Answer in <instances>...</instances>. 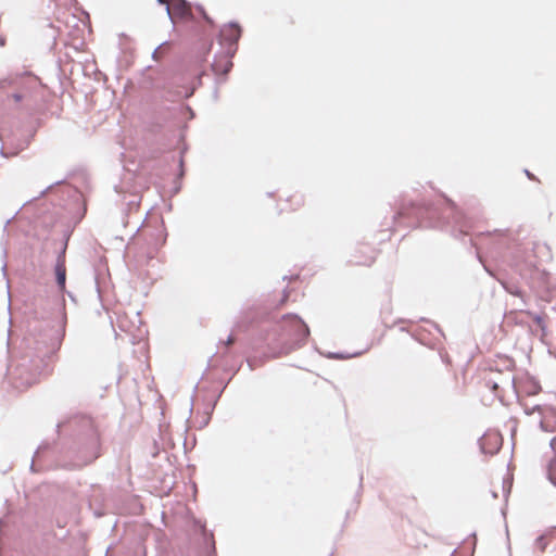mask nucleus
Wrapping results in <instances>:
<instances>
[{"mask_svg": "<svg viewBox=\"0 0 556 556\" xmlns=\"http://www.w3.org/2000/svg\"><path fill=\"white\" fill-rule=\"evenodd\" d=\"M167 12L173 21L189 20L192 17L190 4L185 0H174Z\"/></svg>", "mask_w": 556, "mask_h": 556, "instance_id": "7ed1b4c3", "label": "nucleus"}, {"mask_svg": "<svg viewBox=\"0 0 556 556\" xmlns=\"http://www.w3.org/2000/svg\"><path fill=\"white\" fill-rule=\"evenodd\" d=\"M533 320L539 325V326H543V318L541 316H533Z\"/></svg>", "mask_w": 556, "mask_h": 556, "instance_id": "ddd939ff", "label": "nucleus"}, {"mask_svg": "<svg viewBox=\"0 0 556 556\" xmlns=\"http://www.w3.org/2000/svg\"><path fill=\"white\" fill-rule=\"evenodd\" d=\"M169 49V45L167 42L161 45L153 53V56L156 59L159 54Z\"/></svg>", "mask_w": 556, "mask_h": 556, "instance_id": "9b49d317", "label": "nucleus"}, {"mask_svg": "<svg viewBox=\"0 0 556 556\" xmlns=\"http://www.w3.org/2000/svg\"><path fill=\"white\" fill-rule=\"evenodd\" d=\"M485 384L491 388V390L494 392V393H497V390L500 388V383L494 380L492 377H489V378H485Z\"/></svg>", "mask_w": 556, "mask_h": 556, "instance_id": "9d476101", "label": "nucleus"}, {"mask_svg": "<svg viewBox=\"0 0 556 556\" xmlns=\"http://www.w3.org/2000/svg\"><path fill=\"white\" fill-rule=\"evenodd\" d=\"M235 342V338L232 336H229V338L226 341V345L229 346Z\"/></svg>", "mask_w": 556, "mask_h": 556, "instance_id": "2eb2a0df", "label": "nucleus"}, {"mask_svg": "<svg viewBox=\"0 0 556 556\" xmlns=\"http://www.w3.org/2000/svg\"><path fill=\"white\" fill-rule=\"evenodd\" d=\"M283 329L293 342H302L309 336L307 325L296 315H288L283 317Z\"/></svg>", "mask_w": 556, "mask_h": 556, "instance_id": "f03ea898", "label": "nucleus"}, {"mask_svg": "<svg viewBox=\"0 0 556 556\" xmlns=\"http://www.w3.org/2000/svg\"><path fill=\"white\" fill-rule=\"evenodd\" d=\"M556 418V415L554 413H551V414H546L544 417H543V420H542V425L546 428V429H549L551 431H556V425L555 426H552L551 422H552V419Z\"/></svg>", "mask_w": 556, "mask_h": 556, "instance_id": "1a4fd4ad", "label": "nucleus"}, {"mask_svg": "<svg viewBox=\"0 0 556 556\" xmlns=\"http://www.w3.org/2000/svg\"><path fill=\"white\" fill-rule=\"evenodd\" d=\"M517 386L520 390L525 391L528 395H534L538 394L541 390V386L531 379H526L525 381L522 379L517 380Z\"/></svg>", "mask_w": 556, "mask_h": 556, "instance_id": "0eeeda50", "label": "nucleus"}, {"mask_svg": "<svg viewBox=\"0 0 556 556\" xmlns=\"http://www.w3.org/2000/svg\"><path fill=\"white\" fill-rule=\"evenodd\" d=\"M241 36V28L237 24H228L222 29V37L235 43Z\"/></svg>", "mask_w": 556, "mask_h": 556, "instance_id": "39448f33", "label": "nucleus"}, {"mask_svg": "<svg viewBox=\"0 0 556 556\" xmlns=\"http://www.w3.org/2000/svg\"><path fill=\"white\" fill-rule=\"evenodd\" d=\"M55 277H56V283L59 286V289L61 291L65 290V283H66V266H65V255L64 253L59 255L56 264H55Z\"/></svg>", "mask_w": 556, "mask_h": 556, "instance_id": "20e7f679", "label": "nucleus"}, {"mask_svg": "<svg viewBox=\"0 0 556 556\" xmlns=\"http://www.w3.org/2000/svg\"><path fill=\"white\" fill-rule=\"evenodd\" d=\"M287 202L289 203V205L286 207H282L281 212H287V213L295 212L304 205V197H303V194L295 192L288 198Z\"/></svg>", "mask_w": 556, "mask_h": 556, "instance_id": "423d86ee", "label": "nucleus"}, {"mask_svg": "<svg viewBox=\"0 0 556 556\" xmlns=\"http://www.w3.org/2000/svg\"><path fill=\"white\" fill-rule=\"evenodd\" d=\"M549 479L556 484V460L549 467Z\"/></svg>", "mask_w": 556, "mask_h": 556, "instance_id": "f8f14e48", "label": "nucleus"}, {"mask_svg": "<svg viewBox=\"0 0 556 556\" xmlns=\"http://www.w3.org/2000/svg\"><path fill=\"white\" fill-rule=\"evenodd\" d=\"M231 62L229 58L224 56L219 61L213 63V71L217 74H227L230 71Z\"/></svg>", "mask_w": 556, "mask_h": 556, "instance_id": "6e6552de", "label": "nucleus"}, {"mask_svg": "<svg viewBox=\"0 0 556 556\" xmlns=\"http://www.w3.org/2000/svg\"><path fill=\"white\" fill-rule=\"evenodd\" d=\"M495 439V442L498 443L500 442V438L497 435L494 437Z\"/></svg>", "mask_w": 556, "mask_h": 556, "instance_id": "f3484780", "label": "nucleus"}, {"mask_svg": "<svg viewBox=\"0 0 556 556\" xmlns=\"http://www.w3.org/2000/svg\"><path fill=\"white\" fill-rule=\"evenodd\" d=\"M174 0H159L160 3L166 4V8L168 9Z\"/></svg>", "mask_w": 556, "mask_h": 556, "instance_id": "4468645a", "label": "nucleus"}, {"mask_svg": "<svg viewBox=\"0 0 556 556\" xmlns=\"http://www.w3.org/2000/svg\"><path fill=\"white\" fill-rule=\"evenodd\" d=\"M18 86L20 91L10 96L15 104L26 102L30 99L31 92L38 86V78L33 75H15L0 80V89Z\"/></svg>", "mask_w": 556, "mask_h": 556, "instance_id": "f257e3e1", "label": "nucleus"}, {"mask_svg": "<svg viewBox=\"0 0 556 556\" xmlns=\"http://www.w3.org/2000/svg\"><path fill=\"white\" fill-rule=\"evenodd\" d=\"M507 291L514 295H520V292L518 290H513V289H509V288H506Z\"/></svg>", "mask_w": 556, "mask_h": 556, "instance_id": "dca6fc26", "label": "nucleus"}]
</instances>
